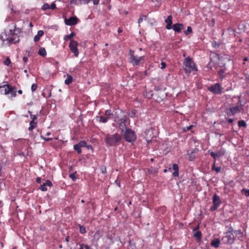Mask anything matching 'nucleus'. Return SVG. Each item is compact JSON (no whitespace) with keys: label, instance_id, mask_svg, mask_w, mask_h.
<instances>
[{"label":"nucleus","instance_id":"nucleus-1","mask_svg":"<svg viewBox=\"0 0 249 249\" xmlns=\"http://www.w3.org/2000/svg\"><path fill=\"white\" fill-rule=\"evenodd\" d=\"M21 32L19 28L16 27L14 23L9 24L4 33L0 35V39L3 43L7 44H15L19 41V35Z\"/></svg>","mask_w":249,"mask_h":249},{"label":"nucleus","instance_id":"nucleus-2","mask_svg":"<svg viewBox=\"0 0 249 249\" xmlns=\"http://www.w3.org/2000/svg\"><path fill=\"white\" fill-rule=\"evenodd\" d=\"M183 65L184 66L185 73L188 74H189L193 71H197L194 62L189 56L184 59Z\"/></svg>","mask_w":249,"mask_h":249},{"label":"nucleus","instance_id":"nucleus-3","mask_svg":"<svg viewBox=\"0 0 249 249\" xmlns=\"http://www.w3.org/2000/svg\"><path fill=\"white\" fill-rule=\"evenodd\" d=\"M121 140V136L118 134L108 135L105 138V142L107 144L113 146L118 144Z\"/></svg>","mask_w":249,"mask_h":249},{"label":"nucleus","instance_id":"nucleus-4","mask_svg":"<svg viewBox=\"0 0 249 249\" xmlns=\"http://www.w3.org/2000/svg\"><path fill=\"white\" fill-rule=\"evenodd\" d=\"M124 136L125 141L129 142H133L136 140L135 132L129 128L126 129Z\"/></svg>","mask_w":249,"mask_h":249},{"label":"nucleus","instance_id":"nucleus-5","mask_svg":"<svg viewBox=\"0 0 249 249\" xmlns=\"http://www.w3.org/2000/svg\"><path fill=\"white\" fill-rule=\"evenodd\" d=\"M235 238L233 234L230 232H226L225 235L221 238V241L225 244H232L234 243Z\"/></svg>","mask_w":249,"mask_h":249},{"label":"nucleus","instance_id":"nucleus-6","mask_svg":"<svg viewBox=\"0 0 249 249\" xmlns=\"http://www.w3.org/2000/svg\"><path fill=\"white\" fill-rule=\"evenodd\" d=\"M129 55L130 59V63L133 66H137L140 64V62L143 60L144 56L138 57L134 55V52L132 50L129 51Z\"/></svg>","mask_w":249,"mask_h":249},{"label":"nucleus","instance_id":"nucleus-7","mask_svg":"<svg viewBox=\"0 0 249 249\" xmlns=\"http://www.w3.org/2000/svg\"><path fill=\"white\" fill-rule=\"evenodd\" d=\"M240 96L238 97L239 100L238 103L240 104V106L236 105L235 106L231 107L230 108V112L231 114L232 115L234 116L237 113H239L240 112L241 110H242L243 107L244 106L243 105L241 104V101L240 99Z\"/></svg>","mask_w":249,"mask_h":249},{"label":"nucleus","instance_id":"nucleus-8","mask_svg":"<svg viewBox=\"0 0 249 249\" xmlns=\"http://www.w3.org/2000/svg\"><path fill=\"white\" fill-rule=\"evenodd\" d=\"M78 43L75 40H71L69 44V48L71 52L74 53L75 57H78L79 55V51L77 49Z\"/></svg>","mask_w":249,"mask_h":249},{"label":"nucleus","instance_id":"nucleus-9","mask_svg":"<svg viewBox=\"0 0 249 249\" xmlns=\"http://www.w3.org/2000/svg\"><path fill=\"white\" fill-rule=\"evenodd\" d=\"M209 91L214 94H221L222 93V87L219 83H216L208 88Z\"/></svg>","mask_w":249,"mask_h":249},{"label":"nucleus","instance_id":"nucleus-10","mask_svg":"<svg viewBox=\"0 0 249 249\" xmlns=\"http://www.w3.org/2000/svg\"><path fill=\"white\" fill-rule=\"evenodd\" d=\"M213 205L211 207V210L212 211L216 210L221 203L219 196L216 194H214L213 195Z\"/></svg>","mask_w":249,"mask_h":249},{"label":"nucleus","instance_id":"nucleus-11","mask_svg":"<svg viewBox=\"0 0 249 249\" xmlns=\"http://www.w3.org/2000/svg\"><path fill=\"white\" fill-rule=\"evenodd\" d=\"M199 223L196 227L193 229L194 237L196 238L197 242L200 241L202 238V233L200 231H198L199 229Z\"/></svg>","mask_w":249,"mask_h":249},{"label":"nucleus","instance_id":"nucleus-12","mask_svg":"<svg viewBox=\"0 0 249 249\" xmlns=\"http://www.w3.org/2000/svg\"><path fill=\"white\" fill-rule=\"evenodd\" d=\"M78 19L76 17H71L65 20V23L67 25H74L77 23Z\"/></svg>","mask_w":249,"mask_h":249},{"label":"nucleus","instance_id":"nucleus-13","mask_svg":"<svg viewBox=\"0 0 249 249\" xmlns=\"http://www.w3.org/2000/svg\"><path fill=\"white\" fill-rule=\"evenodd\" d=\"M226 153V150L224 149H221L219 151H217L216 153H214L213 152H211L210 153L211 156L213 157L215 160L217 158L221 157L224 156Z\"/></svg>","mask_w":249,"mask_h":249},{"label":"nucleus","instance_id":"nucleus-14","mask_svg":"<svg viewBox=\"0 0 249 249\" xmlns=\"http://www.w3.org/2000/svg\"><path fill=\"white\" fill-rule=\"evenodd\" d=\"M233 233L234 235V236L235 240L238 239L240 241H242L243 240L244 234H243V232L241 230H235L233 231Z\"/></svg>","mask_w":249,"mask_h":249},{"label":"nucleus","instance_id":"nucleus-15","mask_svg":"<svg viewBox=\"0 0 249 249\" xmlns=\"http://www.w3.org/2000/svg\"><path fill=\"white\" fill-rule=\"evenodd\" d=\"M53 186L52 182L49 180H47L45 183H43L40 187V190L42 191H46L48 189L47 186L51 187Z\"/></svg>","mask_w":249,"mask_h":249},{"label":"nucleus","instance_id":"nucleus-16","mask_svg":"<svg viewBox=\"0 0 249 249\" xmlns=\"http://www.w3.org/2000/svg\"><path fill=\"white\" fill-rule=\"evenodd\" d=\"M172 28L175 32L179 33L183 29V25L181 23L174 24Z\"/></svg>","mask_w":249,"mask_h":249},{"label":"nucleus","instance_id":"nucleus-17","mask_svg":"<svg viewBox=\"0 0 249 249\" xmlns=\"http://www.w3.org/2000/svg\"><path fill=\"white\" fill-rule=\"evenodd\" d=\"M10 86L9 85H4L0 86V92L2 94V89H4V94H9V90L10 89Z\"/></svg>","mask_w":249,"mask_h":249},{"label":"nucleus","instance_id":"nucleus-18","mask_svg":"<svg viewBox=\"0 0 249 249\" xmlns=\"http://www.w3.org/2000/svg\"><path fill=\"white\" fill-rule=\"evenodd\" d=\"M165 22L166 23V29L168 30L171 29L172 27V16L171 15L167 17V18L165 19Z\"/></svg>","mask_w":249,"mask_h":249},{"label":"nucleus","instance_id":"nucleus-19","mask_svg":"<svg viewBox=\"0 0 249 249\" xmlns=\"http://www.w3.org/2000/svg\"><path fill=\"white\" fill-rule=\"evenodd\" d=\"M89 2V0H70V3L74 5L88 3Z\"/></svg>","mask_w":249,"mask_h":249},{"label":"nucleus","instance_id":"nucleus-20","mask_svg":"<svg viewBox=\"0 0 249 249\" xmlns=\"http://www.w3.org/2000/svg\"><path fill=\"white\" fill-rule=\"evenodd\" d=\"M196 150H189L187 153V155L189 157V160L190 161H193L195 159V154L196 153Z\"/></svg>","mask_w":249,"mask_h":249},{"label":"nucleus","instance_id":"nucleus-21","mask_svg":"<svg viewBox=\"0 0 249 249\" xmlns=\"http://www.w3.org/2000/svg\"><path fill=\"white\" fill-rule=\"evenodd\" d=\"M109 119V118L108 117H107V116L104 117V116H100L96 117L97 121L100 123H107Z\"/></svg>","mask_w":249,"mask_h":249},{"label":"nucleus","instance_id":"nucleus-22","mask_svg":"<svg viewBox=\"0 0 249 249\" xmlns=\"http://www.w3.org/2000/svg\"><path fill=\"white\" fill-rule=\"evenodd\" d=\"M44 34V32L42 30H39L37 32V34L34 37V40L35 42H37L39 40L40 37L42 36Z\"/></svg>","mask_w":249,"mask_h":249},{"label":"nucleus","instance_id":"nucleus-23","mask_svg":"<svg viewBox=\"0 0 249 249\" xmlns=\"http://www.w3.org/2000/svg\"><path fill=\"white\" fill-rule=\"evenodd\" d=\"M173 169L174 170V172L173 173V176L178 177V164L175 163L173 164Z\"/></svg>","mask_w":249,"mask_h":249},{"label":"nucleus","instance_id":"nucleus-24","mask_svg":"<svg viewBox=\"0 0 249 249\" xmlns=\"http://www.w3.org/2000/svg\"><path fill=\"white\" fill-rule=\"evenodd\" d=\"M220 243V240L218 238H215L212 241L211 245L213 247L218 248Z\"/></svg>","mask_w":249,"mask_h":249},{"label":"nucleus","instance_id":"nucleus-25","mask_svg":"<svg viewBox=\"0 0 249 249\" xmlns=\"http://www.w3.org/2000/svg\"><path fill=\"white\" fill-rule=\"evenodd\" d=\"M225 68H223L219 70V71H218L219 77L221 78V80L225 78V75L224 74L225 73Z\"/></svg>","mask_w":249,"mask_h":249},{"label":"nucleus","instance_id":"nucleus-26","mask_svg":"<svg viewBox=\"0 0 249 249\" xmlns=\"http://www.w3.org/2000/svg\"><path fill=\"white\" fill-rule=\"evenodd\" d=\"M37 125V122L31 121L30 122V126L28 128L29 131H32Z\"/></svg>","mask_w":249,"mask_h":249},{"label":"nucleus","instance_id":"nucleus-27","mask_svg":"<svg viewBox=\"0 0 249 249\" xmlns=\"http://www.w3.org/2000/svg\"><path fill=\"white\" fill-rule=\"evenodd\" d=\"M72 77L70 75H67V79L65 80L64 83L66 85H69L72 82Z\"/></svg>","mask_w":249,"mask_h":249},{"label":"nucleus","instance_id":"nucleus-28","mask_svg":"<svg viewBox=\"0 0 249 249\" xmlns=\"http://www.w3.org/2000/svg\"><path fill=\"white\" fill-rule=\"evenodd\" d=\"M9 94H11L12 97H15L17 95V91L15 88L12 87H10V89L9 90Z\"/></svg>","mask_w":249,"mask_h":249},{"label":"nucleus","instance_id":"nucleus-29","mask_svg":"<svg viewBox=\"0 0 249 249\" xmlns=\"http://www.w3.org/2000/svg\"><path fill=\"white\" fill-rule=\"evenodd\" d=\"M38 53L40 55L43 56V57L46 56V51L45 49L43 47L40 48L39 50Z\"/></svg>","mask_w":249,"mask_h":249},{"label":"nucleus","instance_id":"nucleus-30","mask_svg":"<svg viewBox=\"0 0 249 249\" xmlns=\"http://www.w3.org/2000/svg\"><path fill=\"white\" fill-rule=\"evenodd\" d=\"M74 36L75 33L74 32H71L69 35L65 36L64 37V39L65 40H67L68 39H71Z\"/></svg>","mask_w":249,"mask_h":249},{"label":"nucleus","instance_id":"nucleus-31","mask_svg":"<svg viewBox=\"0 0 249 249\" xmlns=\"http://www.w3.org/2000/svg\"><path fill=\"white\" fill-rule=\"evenodd\" d=\"M73 148L75 151L77 152L78 154L81 153V147L79 146V145L78 143L74 145Z\"/></svg>","mask_w":249,"mask_h":249},{"label":"nucleus","instance_id":"nucleus-32","mask_svg":"<svg viewBox=\"0 0 249 249\" xmlns=\"http://www.w3.org/2000/svg\"><path fill=\"white\" fill-rule=\"evenodd\" d=\"M238 124L239 127H246L247 126L246 123L244 120L239 121L238 122Z\"/></svg>","mask_w":249,"mask_h":249},{"label":"nucleus","instance_id":"nucleus-33","mask_svg":"<svg viewBox=\"0 0 249 249\" xmlns=\"http://www.w3.org/2000/svg\"><path fill=\"white\" fill-rule=\"evenodd\" d=\"M79 231L82 234H84L86 232V228L83 226H81V225H79Z\"/></svg>","mask_w":249,"mask_h":249},{"label":"nucleus","instance_id":"nucleus-34","mask_svg":"<svg viewBox=\"0 0 249 249\" xmlns=\"http://www.w3.org/2000/svg\"><path fill=\"white\" fill-rule=\"evenodd\" d=\"M212 169L213 170H215L217 173H219L221 171V167H215V162H214V163L213 164V166H212Z\"/></svg>","mask_w":249,"mask_h":249},{"label":"nucleus","instance_id":"nucleus-35","mask_svg":"<svg viewBox=\"0 0 249 249\" xmlns=\"http://www.w3.org/2000/svg\"><path fill=\"white\" fill-rule=\"evenodd\" d=\"M192 32V29L191 26H188L186 30L184 31L185 35H188Z\"/></svg>","mask_w":249,"mask_h":249},{"label":"nucleus","instance_id":"nucleus-36","mask_svg":"<svg viewBox=\"0 0 249 249\" xmlns=\"http://www.w3.org/2000/svg\"><path fill=\"white\" fill-rule=\"evenodd\" d=\"M101 172L103 174H105L107 173V168L106 167L105 165H102L101 166L100 168Z\"/></svg>","mask_w":249,"mask_h":249},{"label":"nucleus","instance_id":"nucleus-37","mask_svg":"<svg viewBox=\"0 0 249 249\" xmlns=\"http://www.w3.org/2000/svg\"><path fill=\"white\" fill-rule=\"evenodd\" d=\"M241 192L246 196H249V189H243L242 190Z\"/></svg>","mask_w":249,"mask_h":249},{"label":"nucleus","instance_id":"nucleus-38","mask_svg":"<svg viewBox=\"0 0 249 249\" xmlns=\"http://www.w3.org/2000/svg\"><path fill=\"white\" fill-rule=\"evenodd\" d=\"M11 60L9 57H7L6 59L4 61V65H5L6 66H9L10 64H11Z\"/></svg>","mask_w":249,"mask_h":249},{"label":"nucleus","instance_id":"nucleus-39","mask_svg":"<svg viewBox=\"0 0 249 249\" xmlns=\"http://www.w3.org/2000/svg\"><path fill=\"white\" fill-rule=\"evenodd\" d=\"M41 9L43 10H46L47 9H50V5L48 3H45L42 5Z\"/></svg>","mask_w":249,"mask_h":249},{"label":"nucleus","instance_id":"nucleus-40","mask_svg":"<svg viewBox=\"0 0 249 249\" xmlns=\"http://www.w3.org/2000/svg\"><path fill=\"white\" fill-rule=\"evenodd\" d=\"M80 247L79 249H90L89 246L87 245L81 244Z\"/></svg>","mask_w":249,"mask_h":249},{"label":"nucleus","instance_id":"nucleus-41","mask_svg":"<svg viewBox=\"0 0 249 249\" xmlns=\"http://www.w3.org/2000/svg\"><path fill=\"white\" fill-rule=\"evenodd\" d=\"M29 113H30V118L32 119L31 121H35L37 119V117L35 115H33L31 114V112L29 111Z\"/></svg>","mask_w":249,"mask_h":249},{"label":"nucleus","instance_id":"nucleus-42","mask_svg":"<svg viewBox=\"0 0 249 249\" xmlns=\"http://www.w3.org/2000/svg\"><path fill=\"white\" fill-rule=\"evenodd\" d=\"M112 114L111 111L110 109L106 110L105 112V115L107 117H108Z\"/></svg>","mask_w":249,"mask_h":249},{"label":"nucleus","instance_id":"nucleus-43","mask_svg":"<svg viewBox=\"0 0 249 249\" xmlns=\"http://www.w3.org/2000/svg\"><path fill=\"white\" fill-rule=\"evenodd\" d=\"M79 146L82 147H85L86 146V144H87V143L85 141H80L78 143Z\"/></svg>","mask_w":249,"mask_h":249},{"label":"nucleus","instance_id":"nucleus-44","mask_svg":"<svg viewBox=\"0 0 249 249\" xmlns=\"http://www.w3.org/2000/svg\"><path fill=\"white\" fill-rule=\"evenodd\" d=\"M69 177L73 181H75L76 179V178L75 176V174H74V173L70 174Z\"/></svg>","mask_w":249,"mask_h":249},{"label":"nucleus","instance_id":"nucleus-45","mask_svg":"<svg viewBox=\"0 0 249 249\" xmlns=\"http://www.w3.org/2000/svg\"><path fill=\"white\" fill-rule=\"evenodd\" d=\"M37 86L36 84H33L31 87V89L32 91H34L36 90Z\"/></svg>","mask_w":249,"mask_h":249},{"label":"nucleus","instance_id":"nucleus-46","mask_svg":"<svg viewBox=\"0 0 249 249\" xmlns=\"http://www.w3.org/2000/svg\"><path fill=\"white\" fill-rule=\"evenodd\" d=\"M233 231V229L232 227L231 226H230L228 230L226 232H230V233L233 234V231Z\"/></svg>","mask_w":249,"mask_h":249},{"label":"nucleus","instance_id":"nucleus-47","mask_svg":"<svg viewBox=\"0 0 249 249\" xmlns=\"http://www.w3.org/2000/svg\"><path fill=\"white\" fill-rule=\"evenodd\" d=\"M40 138L46 142H48V141H50L51 140H52L51 138H46L42 135L40 136Z\"/></svg>","mask_w":249,"mask_h":249},{"label":"nucleus","instance_id":"nucleus-48","mask_svg":"<svg viewBox=\"0 0 249 249\" xmlns=\"http://www.w3.org/2000/svg\"><path fill=\"white\" fill-rule=\"evenodd\" d=\"M56 8V5L54 2H53L50 6V9L53 10Z\"/></svg>","mask_w":249,"mask_h":249},{"label":"nucleus","instance_id":"nucleus-49","mask_svg":"<svg viewBox=\"0 0 249 249\" xmlns=\"http://www.w3.org/2000/svg\"><path fill=\"white\" fill-rule=\"evenodd\" d=\"M160 65H161V67L160 68L161 69H164L166 68V64L165 62H162L161 63H160Z\"/></svg>","mask_w":249,"mask_h":249},{"label":"nucleus","instance_id":"nucleus-50","mask_svg":"<svg viewBox=\"0 0 249 249\" xmlns=\"http://www.w3.org/2000/svg\"><path fill=\"white\" fill-rule=\"evenodd\" d=\"M91 0H89V2ZM93 1V4L94 5H97L99 3V0H92Z\"/></svg>","mask_w":249,"mask_h":249},{"label":"nucleus","instance_id":"nucleus-51","mask_svg":"<svg viewBox=\"0 0 249 249\" xmlns=\"http://www.w3.org/2000/svg\"><path fill=\"white\" fill-rule=\"evenodd\" d=\"M23 60L24 63H26L28 61V58L27 57L24 56L23 58Z\"/></svg>","mask_w":249,"mask_h":249},{"label":"nucleus","instance_id":"nucleus-52","mask_svg":"<svg viewBox=\"0 0 249 249\" xmlns=\"http://www.w3.org/2000/svg\"><path fill=\"white\" fill-rule=\"evenodd\" d=\"M36 181L37 183H41V178H37L36 179Z\"/></svg>","mask_w":249,"mask_h":249},{"label":"nucleus","instance_id":"nucleus-53","mask_svg":"<svg viewBox=\"0 0 249 249\" xmlns=\"http://www.w3.org/2000/svg\"><path fill=\"white\" fill-rule=\"evenodd\" d=\"M233 122V120L232 119H229L228 120V122L230 124H232Z\"/></svg>","mask_w":249,"mask_h":249},{"label":"nucleus","instance_id":"nucleus-54","mask_svg":"<svg viewBox=\"0 0 249 249\" xmlns=\"http://www.w3.org/2000/svg\"><path fill=\"white\" fill-rule=\"evenodd\" d=\"M123 32V29L121 28H119L118 29V32L119 33H121Z\"/></svg>","mask_w":249,"mask_h":249},{"label":"nucleus","instance_id":"nucleus-55","mask_svg":"<svg viewBox=\"0 0 249 249\" xmlns=\"http://www.w3.org/2000/svg\"><path fill=\"white\" fill-rule=\"evenodd\" d=\"M69 239H70V237L69 236H67L66 238H65V241L67 242H69Z\"/></svg>","mask_w":249,"mask_h":249},{"label":"nucleus","instance_id":"nucleus-56","mask_svg":"<svg viewBox=\"0 0 249 249\" xmlns=\"http://www.w3.org/2000/svg\"><path fill=\"white\" fill-rule=\"evenodd\" d=\"M154 89L156 90H159L160 89V88L158 86H155V88H154Z\"/></svg>","mask_w":249,"mask_h":249},{"label":"nucleus","instance_id":"nucleus-57","mask_svg":"<svg viewBox=\"0 0 249 249\" xmlns=\"http://www.w3.org/2000/svg\"><path fill=\"white\" fill-rule=\"evenodd\" d=\"M143 19L142 18H140L139 19H138V22L140 23H141Z\"/></svg>","mask_w":249,"mask_h":249},{"label":"nucleus","instance_id":"nucleus-58","mask_svg":"<svg viewBox=\"0 0 249 249\" xmlns=\"http://www.w3.org/2000/svg\"><path fill=\"white\" fill-rule=\"evenodd\" d=\"M192 126H193L192 125H190L189 126H188V127H187V129L188 130H189L191 129V128L192 127Z\"/></svg>","mask_w":249,"mask_h":249},{"label":"nucleus","instance_id":"nucleus-59","mask_svg":"<svg viewBox=\"0 0 249 249\" xmlns=\"http://www.w3.org/2000/svg\"><path fill=\"white\" fill-rule=\"evenodd\" d=\"M18 92L19 94H22V91L21 90H20H20H18Z\"/></svg>","mask_w":249,"mask_h":249},{"label":"nucleus","instance_id":"nucleus-60","mask_svg":"<svg viewBox=\"0 0 249 249\" xmlns=\"http://www.w3.org/2000/svg\"><path fill=\"white\" fill-rule=\"evenodd\" d=\"M46 135L47 136H49V135H51V133H50V132H47V133H46Z\"/></svg>","mask_w":249,"mask_h":249},{"label":"nucleus","instance_id":"nucleus-61","mask_svg":"<svg viewBox=\"0 0 249 249\" xmlns=\"http://www.w3.org/2000/svg\"><path fill=\"white\" fill-rule=\"evenodd\" d=\"M247 60H248V58H247V57H246V58H245L244 59V61H247Z\"/></svg>","mask_w":249,"mask_h":249},{"label":"nucleus","instance_id":"nucleus-62","mask_svg":"<svg viewBox=\"0 0 249 249\" xmlns=\"http://www.w3.org/2000/svg\"><path fill=\"white\" fill-rule=\"evenodd\" d=\"M0 245H1L2 247H3V244L0 241Z\"/></svg>","mask_w":249,"mask_h":249},{"label":"nucleus","instance_id":"nucleus-63","mask_svg":"<svg viewBox=\"0 0 249 249\" xmlns=\"http://www.w3.org/2000/svg\"><path fill=\"white\" fill-rule=\"evenodd\" d=\"M90 204V203L89 202H88V203H87V205L88 206Z\"/></svg>","mask_w":249,"mask_h":249},{"label":"nucleus","instance_id":"nucleus-64","mask_svg":"<svg viewBox=\"0 0 249 249\" xmlns=\"http://www.w3.org/2000/svg\"><path fill=\"white\" fill-rule=\"evenodd\" d=\"M84 202H85V201H84V200L83 199H82V200H81V202H82V203H84Z\"/></svg>","mask_w":249,"mask_h":249}]
</instances>
